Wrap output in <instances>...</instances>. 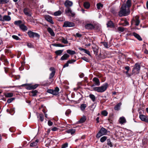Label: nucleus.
Returning <instances> with one entry per match:
<instances>
[{"label":"nucleus","mask_w":148,"mask_h":148,"mask_svg":"<svg viewBox=\"0 0 148 148\" xmlns=\"http://www.w3.org/2000/svg\"><path fill=\"white\" fill-rule=\"evenodd\" d=\"M130 9H127L126 8V5L122 4L119 13V15L121 17L127 16L130 14Z\"/></svg>","instance_id":"obj_1"},{"label":"nucleus","mask_w":148,"mask_h":148,"mask_svg":"<svg viewBox=\"0 0 148 148\" xmlns=\"http://www.w3.org/2000/svg\"><path fill=\"white\" fill-rule=\"evenodd\" d=\"M108 86V84L105 83L101 86L93 88V90L98 92H102L106 90Z\"/></svg>","instance_id":"obj_2"},{"label":"nucleus","mask_w":148,"mask_h":148,"mask_svg":"<svg viewBox=\"0 0 148 148\" xmlns=\"http://www.w3.org/2000/svg\"><path fill=\"white\" fill-rule=\"evenodd\" d=\"M107 133V130L103 127H102L96 135V137L99 138L102 136L106 135Z\"/></svg>","instance_id":"obj_3"},{"label":"nucleus","mask_w":148,"mask_h":148,"mask_svg":"<svg viewBox=\"0 0 148 148\" xmlns=\"http://www.w3.org/2000/svg\"><path fill=\"white\" fill-rule=\"evenodd\" d=\"M140 66L138 63H136L134 65L132 71V74H138L139 73Z\"/></svg>","instance_id":"obj_4"},{"label":"nucleus","mask_w":148,"mask_h":148,"mask_svg":"<svg viewBox=\"0 0 148 148\" xmlns=\"http://www.w3.org/2000/svg\"><path fill=\"white\" fill-rule=\"evenodd\" d=\"M27 34L29 37L31 38H33L34 37H36L38 38H39L40 37V35L38 34L32 32L31 31L28 32Z\"/></svg>","instance_id":"obj_5"},{"label":"nucleus","mask_w":148,"mask_h":148,"mask_svg":"<svg viewBox=\"0 0 148 148\" xmlns=\"http://www.w3.org/2000/svg\"><path fill=\"white\" fill-rule=\"evenodd\" d=\"M74 26L75 24L73 23L66 21L64 22L63 26L65 27H73Z\"/></svg>","instance_id":"obj_6"},{"label":"nucleus","mask_w":148,"mask_h":148,"mask_svg":"<svg viewBox=\"0 0 148 148\" xmlns=\"http://www.w3.org/2000/svg\"><path fill=\"white\" fill-rule=\"evenodd\" d=\"M92 81L94 82L95 84L91 86V87H93L95 85L97 86H99L100 85V82L99 79L96 77H95L93 78Z\"/></svg>","instance_id":"obj_7"},{"label":"nucleus","mask_w":148,"mask_h":148,"mask_svg":"<svg viewBox=\"0 0 148 148\" xmlns=\"http://www.w3.org/2000/svg\"><path fill=\"white\" fill-rule=\"evenodd\" d=\"M64 4L66 8H69L73 5V3L71 1L67 0L65 1Z\"/></svg>","instance_id":"obj_8"},{"label":"nucleus","mask_w":148,"mask_h":148,"mask_svg":"<svg viewBox=\"0 0 148 148\" xmlns=\"http://www.w3.org/2000/svg\"><path fill=\"white\" fill-rule=\"evenodd\" d=\"M121 23L120 25L123 26H126L129 25V22L126 19L122 18L121 19Z\"/></svg>","instance_id":"obj_9"},{"label":"nucleus","mask_w":148,"mask_h":148,"mask_svg":"<svg viewBox=\"0 0 148 148\" xmlns=\"http://www.w3.org/2000/svg\"><path fill=\"white\" fill-rule=\"evenodd\" d=\"M23 12L25 14L28 16H31V14L29 9L27 8H25L23 10Z\"/></svg>","instance_id":"obj_10"},{"label":"nucleus","mask_w":148,"mask_h":148,"mask_svg":"<svg viewBox=\"0 0 148 148\" xmlns=\"http://www.w3.org/2000/svg\"><path fill=\"white\" fill-rule=\"evenodd\" d=\"M85 28L86 29H92L95 27L94 25L91 23H88L86 24L85 25Z\"/></svg>","instance_id":"obj_11"},{"label":"nucleus","mask_w":148,"mask_h":148,"mask_svg":"<svg viewBox=\"0 0 148 148\" xmlns=\"http://www.w3.org/2000/svg\"><path fill=\"white\" fill-rule=\"evenodd\" d=\"M65 11L66 13H70L71 14V15L73 16H74L75 14V13L72 11L71 9L69 8H67L65 9Z\"/></svg>","instance_id":"obj_12"},{"label":"nucleus","mask_w":148,"mask_h":148,"mask_svg":"<svg viewBox=\"0 0 148 148\" xmlns=\"http://www.w3.org/2000/svg\"><path fill=\"white\" fill-rule=\"evenodd\" d=\"M139 117L142 121L147 122H148V119L144 115H140Z\"/></svg>","instance_id":"obj_13"},{"label":"nucleus","mask_w":148,"mask_h":148,"mask_svg":"<svg viewBox=\"0 0 148 148\" xmlns=\"http://www.w3.org/2000/svg\"><path fill=\"white\" fill-rule=\"evenodd\" d=\"M38 86V85L36 84L34 85H29L27 87V89L28 90H32L36 89Z\"/></svg>","instance_id":"obj_14"},{"label":"nucleus","mask_w":148,"mask_h":148,"mask_svg":"<svg viewBox=\"0 0 148 148\" xmlns=\"http://www.w3.org/2000/svg\"><path fill=\"white\" fill-rule=\"evenodd\" d=\"M123 4L126 5V8L127 9H130V8L132 5L131 0H127L126 4L124 3Z\"/></svg>","instance_id":"obj_15"},{"label":"nucleus","mask_w":148,"mask_h":148,"mask_svg":"<svg viewBox=\"0 0 148 148\" xmlns=\"http://www.w3.org/2000/svg\"><path fill=\"white\" fill-rule=\"evenodd\" d=\"M59 88L57 87H56L54 90H53L52 94L55 95H58L59 93Z\"/></svg>","instance_id":"obj_16"},{"label":"nucleus","mask_w":148,"mask_h":148,"mask_svg":"<svg viewBox=\"0 0 148 148\" xmlns=\"http://www.w3.org/2000/svg\"><path fill=\"white\" fill-rule=\"evenodd\" d=\"M11 20V18L9 15H5L3 16V21H9Z\"/></svg>","instance_id":"obj_17"},{"label":"nucleus","mask_w":148,"mask_h":148,"mask_svg":"<svg viewBox=\"0 0 148 148\" xmlns=\"http://www.w3.org/2000/svg\"><path fill=\"white\" fill-rule=\"evenodd\" d=\"M47 30L51 36H54L55 35V33L53 29L50 27H48L47 28Z\"/></svg>","instance_id":"obj_18"},{"label":"nucleus","mask_w":148,"mask_h":148,"mask_svg":"<svg viewBox=\"0 0 148 148\" xmlns=\"http://www.w3.org/2000/svg\"><path fill=\"white\" fill-rule=\"evenodd\" d=\"M63 10H59L54 12L53 15L55 16H58L60 15L63 12Z\"/></svg>","instance_id":"obj_19"},{"label":"nucleus","mask_w":148,"mask_h":148,"mask_svg":"<svg viewBox=\"0 0 148 148\" xmlns=\"http://www.w3.org/2000/svg\"><path fill=\"white\" fill-rule=\"evenodd\" d=\"M69 57V55L67 53L64 54L61 58L60 60H65Z\"/></svg>","instance_id":"obj_20"},{"label":"nucleus","mask_w":148,"mask_h":148,"mask_svg":"<svg viewBox=\"0 0 148 148\" xmlns=\"http://www.w3.org/2000/svg\"><path fill=\"white\" fill-rule=\"evenodd\" d=\"M20 29L23 31L25 32L27 30V27L23 24H22L19 27Z\"/></svg>","instance_id":"obj_21"},{"label":"nucleus","mask_w":148,"mask_h":148,"mask_svg":"<svg viewBox=\"0 0 148 148\" xmlns=\"http://www.w3.org/2000/svg\"><path fill=\"white\" fill-rule=\"evenodd\" d=\"M119 122L120 123L123 124L126 123V120L124 117H122L119 118Z\"/></svg>","instance_id":"obj_22"},{"label":"nucleus","mask_w":148,"mask_h":148,"mask_svg":"<svg viewBox=\"0 0 148 148\" xmlns=\"http://www.w3.org/2000/svg\"><path fill=\"white\" fill-rule=\"evenodd\" d=\"M107 25L108 27L113 28L114 27V25L113 23L111 21H109L107 23Z\"/></svg>","instance_id":"obj_23"},{"label":"nucleus","mask_w":148,"mask_h":148,"mask_svg":"<svg viewBox=\"0 0 148 148\" xmlns=\"http://www.w3.org/2000/svg\"><path fill=\"white\" fill-rule=\"evenodd\" d=\"M134 22L135 23V25L136 26H138L139 25L140 23V21L138 18H137L136 17L135 20H133L132 22V24H133V22Z\"/></svg>","instance_id":"obj_24"},{"label":"nucleus","mask_w":148,"mask_h":148,"mask_svg":"<svg viewBox=\"0 0 148 148\" xmlns=\"http://www.w3.org/2000/svg\"><path fill=\"white\" fill-rule=\"evenodd\" d=\"M133 34L134 36L137 38L138 40L140 41L142 40V38L140 37V36L137 34L135 32H134L133 33Z\"/></svg>","instance_id":"obj_25"},{"label":"nucleus","mask_w":148,"mask_h":148,"mask_svg":"<svg viewBox=\"0 0 148 148\" xmlns=\"http://www.w3.org/2000/svg\"><path fill=\"white\" fill-rule=\"evenodd\" d=\"M76 131L75 129H70L66 131V132L68 133H70L71 134H74Z\"/></svg>","instance_id":"obj_26"},{"label":"nucleus","mask_w":148,"mask_h":148,"mask_svg":"<svg viewBox=\"0 0 148 148\" xmlns=\"http://www.w3.org/2000/svg\"><path fill=\"white\" fill-rule=\"evenodd\" d=\"M86 117L85 116H83L78 121L79 123H84L86 120Z\"/></svg>","instance_id":"obj_27"},{"label":"nucleus","mask_w":148,"mask_h":148,"mask_svg":"<svg viewBox=\"0 0 148 148\" xmlns=\"http://www.w3.org/2000/svg\"><path fill=\"white\" fill-rule=\"evenodd\" d=\"M90 3L88 2H85L84 3V6L86 9H88L90 7Z\"/></svg>","instance_id":"obj_28"},{"label":"nucleus","mask_w":148,"mask_h":148,"mask_svg":"<svg viewBox=\"0 0 148 148\" xmlns=\"http://www.w3.org/2000/svg\"><path fill=\"white\" fill-rule=\"evenodd\" d=\"M121 103H119L116 104L114 107V109L116 110H119L120 109L121 106Z\"/></svg>","instance_id":"obj_29"},{"label":"nucleus","mask_w":148,"mask_h":148,"mask_svg":"<svg viewBox=\"0 0 148 148\" xmlns=\"http://www.w3.org/2000/svg\"><path fill=\"white\" fill-rule=\"evenodd\" d=\"M46 19L47 21L49 22L50 23L52 24L54 23V22L53 21L52 18L49 16H47L46 17Z\"/></svg>","instance_id":"obj_30"},{"label":"nucleus","mask_w":148,"mask_h":148,"mask_svg":"<svg viewBox=\"0 0 148 148\" xmlns=\"http://www.w3.org/2000/svg\"><path fill=\"white\" fill-rule=\"evenodd\" d=\"M13 95V93L12 92H9L5 93V97H11Z\"/></svg>","instance_id":"obj_31"},{"label":"nucleus","mask_w":148,"mask_h":148,"mask_svg":"<svg viewBox=\"0 0 148 148\" xmlns=\"http://www.w3.org/2000/svg\"><path fill=\"white\" fill-rule=\"evenodd\" d=\"M22 22L21 20H18L17 21H15L14 22V24L17 26H19V27L22 24Z\"/></svg>","instance_id":"obj_32"},{"label":"nucleus","mask_w":148,"mask_h":148,"mask_svg":"<svg viewBox=\"0 0 148 148\" xmlns=\"http://www.w3.org/2000/svg\"><path fill=\"white\" fill-rule=\"evenodd\" d=\"M89 97L93 102H94L95 101L96 97L94 95L90 94L89 95Z\"/></svg>","instance_id":"obj_33"},{"label":"nucleus","mask_w":148,"mask_h":148,"mask_svg":"<svg viewBox=\"0 0 148 148\" xmlns=\"http://www.w3.org/2000/svg\"><path fill=\"white\" fill-rule=\"evenodd\" d=\"M107 144L110 147H113V145L110 139H108L107 140Z\"/></svg>","instance_id":"obj_34"},{"label":"nucleus","mask_w":148,"mask_h":148,"mask_svg":"<svg viewBox=\"0 0 148 148\" xmlns=\"http://www.w3.org/2000/svg\"><path fill=\"white\" fill-rule=\"evenodd\" d=\"M66 52L68 53L71 55L75 54L76 53V52L75 51L70 50H67Z\"/></svg>","instance_id":"obj_35"},{"label":"nucleus","mask_w":148,"mask_h":148,"mask_svg":"<svg viewBox=\"0 0 148 148\" xmlns=\"http://www.w3.org/2000/svg\"><path fill=\"white\" fill-rule=\"evenodd\" d=\"M9 0H0V4H6L9 2Z\"/></svg>","instance_id":"obj_36"},{"label":"nucleus","mask_w":148,"mask_h":148,"mask_svg":"<svg viewBox=\"0 0 148 148\" xmlns=\"http://www.w3.org/2000/svg\"><path fill=\"white\" fill-rule=\"evenodd\" d=\"M52 45L53 46L56 47H64V45H62L60 44H59V43L53 44Z\"/></svg>","instance_id":"obj_37"},{"label":"nucleus","mask_w":148,"mask_h":148,"mask_svg":"<svg viewBox=\"0 0 148 148\" xmlns=\"http://www.w3.org/2000/svg\"><path fill=\"white\" fill-rule=\"evenodd\" d=\"M87 107V105L86 104L83 103L81 105L80 108L81 110H85L86 108Z\"/></svg>","instance_id":"obj_38"},{"label":"nucleus","mask_w":148,"mask_h":148,"mask_svg":"<svg viewBox=\"0 0 148 148\" xmlns=\"http://www.w3.org/2000/svg\"><path fill=\"white\" fill-rule=\"evenodd\" d=\"M63 50H57L55 52L56 54L57 55H60L62 52H63Z\"/></svg>","instance_id":"obj_39"},{"label":"nucleus","mask_w":148,"mask_h":148,"mask_svg":"<svg viewBox=\"0 0 148 148\" xmlns=\"http://www.w3.org/2000/svg\"><path fill=\"white\" fill-rule=\"evenodd\" d=\"M107 137L106 136H103L100 138V141L101 143H103L107 140Z\"/></svg>","instance_id":"obj_40"},{"label":"nucleus","mask_w":148,"mask_h":148,"mask_svg":"<svg viewBox=\"0 0 148 148\" xmlns=\"http://www.w3.org/2000/svg\"><path fill=\"white\" fill-rule=\"evenodd\" d=\"M103 5L101 3H99L97 4V8L98 9H101L103 7Z\"/></svg>","instance_id":"obj_41"},{"label":"nucleus","mask_w":148,"mask_h":148,"mask_svg":"<svg viewBox=\"0 0 148 148\" xmlns=\"http://www.w3.org/2000/svg\"><path fill=\"white\" fill-rule=\"evenodd\" d=\"M55 71H52L51 73H50L49 78L51 79L55 75Z\"/></svg>","instance_id":"obj_42"},{"label":"nucleus","mask_w":148,"mask_h":148,"mask_svg":"<svg viewBox=\"0 0 148 148\" xmlns=\"http://www.w3.org/2000/svg\"><path fill=\"white\" fill-rule=\"evenodd\" d=\"M92 49L94 52V54L97 55L98 53V49L97 47H93Z\"/></svg>","instance_id":"obj_43"},{"label":"nucleus","mask_w":148,"mask_h":148,"mask_svg":"<svg viewBox=\"0 0 148 148\" xmlns=\"http://www.w3.org/2000/svg\"><path fill=\"white\" fill-rule=\"evenodd\" d=\"M38 91L36 90H33L31 91V93L32 94V96H35L38 93Z\"/></svg>","instance_id":"obj_44"},{"label":"nucleus","mask_w":148,"mask_h":148,"mask_svg":"<svg viewBox=\"0 0 148 148\" xmlns=\"http://www.w3.org/2000/svg\"><path fill=\"white\" fill-rule=\"evenodd\" d=\"M125 29L122 27H119L117 28V30L119 32H123L124 31Z\"/></svg>","instance_id":"obj_45"},{"label":"nucleus","mask_w":148,"mask_h":148,"mask_svg":"<svg viewBox=\"0 0 148 148\" xmlns=\"http://www.w3.org/2000/svg\"><path fill=\"white\" fill-rule=\"evenodd\" d=\"M62 42L65 44H67L68 43V41L63 37H62Z\"/></svg>","instance_id":"obj_46"},{"label":"nucleus","mask_w":148,"mask_h":148,"mask_svg":"<svg viewBox=\"0 0 148 148\" xmlns=\"http://www.w3.org/2000/svg\"><path fill=\"white\" fill-rule=\"evenodd\" d=\"M101 114L105 116H106L107 115L108 113L106 110H103L101 112Z\"/></svg>","instance_id":"obj_47"},{"label":"nucleus","mask_w":148,"mask_h":148,"mask_svg":"<svg viewBox=\"0 0 148 148\" xmlns=\"http://www.w3.org/2000/svg\"><path fill=\"white\" fill-rule=\"evenodd\" d=\"M39 117H40V119L41 122L43 121L44 120V115L43 114H40L39 115Z\"/></svg>","instance_id":"obj_48"},{"label":"nucleus","mask_w":148,"mask_h":148,"mask_svg":"<svg viewBox=\"0 0 148 148\" xmlns=\"http://www.w3.org/2000/svg\"><path fill=\"white\" fill-rule=\"evenodd\" d=\"M14 99H15L14 98H12L10 99H9L7 100V102L8 103H10Z\"/></svg>","instance_id":"obj_49"},{"label":"nucleus","mask_w":148,"mask_h":148,"mask_svg":"<svg viewBox=\"0 0 148 148\" xmlns=\"http://www.w3.org/2000/svg\"><path fill=\"white\" fill-rule=\"evenodd\" d=\"M12 37L13 38L17 40H19L20 39V38L17 36L16 35H13Z\"/></svg>","instance_id":"obj_50"},{"label":"nucleus","mask_w":148,"mask_h":148,"mask_svg":"<svg viewBox=\"0 0 148 148\" xmlns=\"http://www.w3.org/2000/svg\"><path fill=\"white\" fill-rule=\"evenodd\" d=\"M81 59L86 62H88L89 61V59L85 56L82 57Z\"/></svg>","instance_id":"obj_51"},{"label":"nucleus","mask_w":148,"mask_h":148,"mask_svg":"<svg viewBox=\"0 0 148 148\" xmlns=\"http://www.w3.org/2000/svg\"><path fill=\"white\" fill-rule=\"evenodd\" d=\"M5 52L6 54H10L11 53V51L8 49H5Z\"/></svg>","instance_id":"obj_52"},{"label":"nucleus","mask_w":148,"mask_h":148,"mask_svg":"<svg viewBox=\"0 0 148 148\" xmlns=\"http://www.w3.org/2000/svg\"><path fill=\"white\" fill-rule=\"evenodd\" d=\"M84 52L85 53H86L89 56H91V55H90V52L89 51L87 50L86 49H85V50H84Z\"/></svg>","instance_id":"obj_53"},{"label":"nucleus","mask_w":148,"mask_h":148,"mask_svg":"<svg viewBox=\"0 0 148 148\" xmlns=\"http://www.w3.org/2000/svg\"><path fill=\"white\" fill-rule=\"evenodd\" d=\"M68 146V144L67 143H65L64 144H63L62 146V148H65L67 147Z\"/></svg>","instance_id":"obj_54"},{"label":"nucleus","mask_w":148,"mask_h":148,"mask_svg":"<svg viewBox=\"0 0 148 148\" xmlns=\"http://www.w3.org/2000/svg\"><path fill=\"white\" fill-rule=\"evenodd\" d=\"M36 143L35 142L32 143L30 144V146L31 147H34L36 146Z\"/></svg>","instance_id":"obj_55"},{"label":"nucleus","mask_w":148,"mask_h":148,"mask_svg":"<svg viewBox=\"0 0 148 148\" xmlns=\"http://www.w3.org/2000/svg\"><path fill=\"white\" fill-rule=\"evenodd\" d=\"M101 43H102L103 44L105 47L108 48V43L106 42H101Z\"/></svg>","instance_id":"obj_56"},{"label":"nucleus","mask_w":148,"mask_h":148,"mask_svg":"<svg viewBox=\"0 0 148 148\" xmlns=\"http://www.w3.org/2000/svg\"><path fill=\"white\" fill-rule=\"evenodd\" d=\"M75 61H76L75 60L72 59L71 60H69L67 62H68L69 63V64H72V63H73L75 62Z\"/></svg>","instance_id":"obj_57"},{"label":"nucleus","mask_w":148,"mask_h":148,"mask_svg":"<svg viewBox=\"0 0 148 148\" xmlns=\"http://www.w3.org/2000/svg\"><path fill=\"white\" fill-rule=\"evenodd\" d=\"M5 58V56L3 55H2L1 56L0 58V60L3 61L4 60Z\"/></svg>","instance_id":"obj_58"},{"label":"nucleus","mask_w":148,"mask_h":148,"mask_svg":"<svg viewBox=\"0 0 148 148\" xmlns=\"http://www.w3.org/2000/svg\"><path fill=\"white\" fill-rule=\"evenodd\" d=\"M53 122L50 121H49L48 122V125L49 126H51L53 125Z\"/></svg>","instance_id":"obj_59"},{"label":"nucleus","mask_w":148,"mask_h":148,"mask_svg":"<svg viewBox=\"0 0 148 148\" xmlns=\"http://www.w3.org/2000/svg\"><path fill=\"white\" fill-rule=\"evenodd\" d=\"M71 112V111L70 110H67L65 112V114L66 115H68Z\"/></svg>","instance_id":"obj_60"},{"label":"nucleus","mask_w":148,"mask_h":148,"mask_svg":"<svg viewBox=\"0 0 148 148\" xmlns=\"http://www.w3.org/2000/svg\"><path fill=\"white\" fill-rule=\"evenodd\" d=\"M53 89H48L47 90V92L48 93L51 94H52Z\"/></svg>","instance_id":"obj_61"},{"label":"nucleus","mask_w":148,"mask_h":148,"mask_svg":"<svg viewBox=\"0 0 148 148\" xmlns=\"http://www.w3.org/2000/svg\"><path fill=\"white\" fill-rule=\"evenodd\" d=\"M58 130V128L56 127H53L52 129L51 130L53 131H57Z\"/></svg>","instance_id":"obj_62"},{"label":"nucleus","mask_w":148,"mask_h":148,"mask_svg":"<svg viewBox=\"0 0 148 148\" xmlns=\"http://www.w3.org/2000/svg\"><path fill=\"white\" fill-rule=\"evenodd\" d=\"M69 63L67 61V62L66 63H65L63 67L65 68V67L68 66L69 65Z\"/></svg>","instance_id":"obj_63"},{"label":"nucleus","mask_w":148,"mask_h":148,"mask_svg":"<svg viewBox=\"0 0 148 148\" xmlns=\"http://www.w3.org/2000/svg\"><path fill=\"white\" fill-rule=\"evenodd\" d=\"M0 21H3V17L1 14H0Z\"/></svg>","instance_id":"obj_64"}]
</instances>
